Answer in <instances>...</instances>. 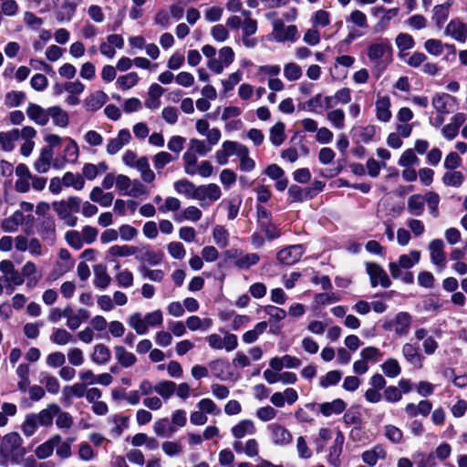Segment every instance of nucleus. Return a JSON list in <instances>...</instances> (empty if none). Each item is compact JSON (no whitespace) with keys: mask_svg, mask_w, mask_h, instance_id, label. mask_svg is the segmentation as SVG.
<instances>
[{"mask_svg":"<svg viewBox=\"0 0 467 467\" xmlns=\"http://www.w3.org/2000/svg\"><path fill=\"white\" fill-rule=\"evenodd\" d=\"M140 78L136 72H130L126 75L119 76L116 81L117 86L123 89H130L136 86Z\"/></svg>","mask_w":467,"mask_h":467,"instance_id":"obj_59","label":"nucleus"},{"mask_svg":"<svg viewBox=\"0 0 467 467\" xmlns=\"http://www.w3.org/2000/svg\"><path fill=\"white\" fill-rule=\"evenodd\" d=\"M306 408L314 410L317 409L324 417L328 418L341 414L347 408V403L341 399H335L329 402L307 403Z\"/></svg>","mask_w":467,"mask_h":467,"instance_id":"obj_9","label":"nucleus"},{"mask_svg":"<svg viewBox=\"0 0 467 467\" xmlns=\"http://www.w3.org/2000/svg\"><path fill=\"white\" fill-rule=\"evenodd\" d=\"M273 38L277 42L295 41L297 36V27L294 25L285 26L282 20L273 23Z\"/></svg>","mask_w":467,"mask_h":467,"instance_id":"obj_11","label":"nucleus"},{"mask_svg":"<svg viewBox=\"0 0 467 467\" xmlns=\"http://www.w3.org/2000/svg\"><path fill=\"white\" fill-rule=\"evenodd\" d=\"M57 412V404L50 403L37 413L27 414L21 426L24 435L26 437H31L36 432L39 427H51L53 425L55 413Z\"/></svg>","mask_w":467,"mask_h":467,"instance_id":"obj_2","label":"nucleus"},{"mask_svg":"<svg viewBox=\"0 0 467 467\" xmlns=\"http://www.w3.org/2000/svg\"><path fill=\"white\" fill-rule=\"evenodd\" d=\"M213 238L214 243L220 248H225L229 244V233L222 225H216L213 230Z\"/></svg>","mask_w":467,"mask_h":467,"instance_id":"obj_60","label":"nucleus"},{"mask_svg":"<svg viewBox=\"0 0 467 467\" xmlns=\"http://www.w3.org/2000/svg\"><path fill=\"white\" fill-rule=\"evenodd\" d=\"M54 150L51 147H43L38 158L34 162V169L38 173H46L53 166Z\"/></svg>","mask_w":467,"mask_h":467,"instance_id":"obj_24","label":"nucleus"},{"mask_svg":"<svg viewBox=\"0 0 467 467\" xmlns=\"http://www.w3.org/2000/svg\"><path fill=\"white\" fill-rule=\"evenodd\" d=\"M23 440L17 432L5 434L0 444V453L5 461L17 463L25 454Z\"/></svg>","mask_w":467,"mask_h":467,"instance_id":"obj_4","label":"nucleus"},{"mask_svg":"<svg viewBox=\"0 0 467 467\" xmlns=\"http://www.w3.org/2000/svg\"><path fill=\"white\" fill-rule=\"evenodd\" d=\"M131 139V133L128 129L119 130L116 137L108 140L106 152L111 156L117 154L124 146L130 144Z\"/></svg>","mask_w":467,"mask_h":467,"instance_id":"obj_14","label":"nucleus"},{"mask_svg":"<svg viewBox=\"0 0 467 467\" xmlns=\"http://www.w3.org/2000/svg\"><path fill=\"white\" fill-rule=\"evenodd\" d=\"M108 100V95L102 90L90 93L84 100V108L87 111L94 112L101 109Z\"/></svg>","mask_w":467,"mask_h":467,"instance_id":"obj_28","label":"nucleus"},{"mask_svg":"<svg viewBox=\"0 0 467 467\" xmlns=\"http://www.w3.org/2000/svg\"><path fill=\"white\" fill-rule=\"evenodd\" d=\"M445 34L456 41L464 43L467 39V25L459 19H453L447 25Z\"/></svg>","mask_w":467,"mask_h":467,"instance_id":"obj_25","label":"nucleus"},{"mask_svg":"<svg viewBox=\"0 0 467 467\" xmlns=\"http://www.w3.org/2000/svg\"><path fill=\"white\" fill-rule=\"evenodd\" d=\"M202 216V211L198 207L191 205L183 209L181 213L175 214L174 220L178 223H182L184 221L195 223L198 222Z\"/></svg>","mask_w":467,"mask_h":467,"instance_id":"obj_39","label":"nucleus"},{"mask_svg":"<svg viewBox=\"0 0 467 467\" xmlns=\"http://www.w3.org/2000/svg\"><path fill=\"white\" fill-rule=\"evenodd\" d=\"M366 270L369 275L372 287H376L379 285L384 288L390 286L391 281L385 270L379 265L376 263H368L366 265Z\"/></svg>","mask_w":467,"mask_h":467,"instance_id":"obj_12","label":"nucleus"},{"mask_svg":"<svg viewBox=\"0 0 467 467\" xmlns=\"http://www.w3.org/2000/svg\"><path fill=\"white\" fill-rule=\"evenodd\" d=\"M440 202L441 198L435 192H427L424 194L415 193L408 198L407 211L410 215L419 217L423 214L426 204L430 214L433 218H437L440 214Z\"/></svg>","mask_w":467,"mask_h":467,"instance_id":"obj_1","label":"nucleus"},{"mask_svg":"<svg viewBox=\"0 0 467 467\" xmlns=\"http://www.w3.org/2000/svg\"><path fill=\"white\" fill-rule=\"evenodd\" d=\"M432 409V404L430 400H422L418 404L408 403L405 406V412L409 417L415 418L419 415L427 417Z\"/></svg>","mask_w":467,"mask_h":467,"instance_id":"obj_30","label":"nucleus"},{"mask_svg":"<svg viewBox=\"0 0 467 467\" xmlns=\"http://www.w3.org/2000/svg\"><path fill=\"white\" fill-rule=\"evenodd\" d=\"M222 196L220 187L215 183H209L206 185H200L196 188L195 200L200 202L201 206H204V202L209 200L213 202L219 200Z\"/></svg>","mask_w":467,"mask_h":467,"instance_id":"obj_15","label":"nucleus"},{"mask_svg":"<svg viewBox=\"0 0 467 467\" xmlns=\"http://www.w3.org/2000/svg\"><path fill=\"white\" fill-rule=\"evenodd\" d=\"M36 136V130L35 128L31 126H25L21 129L20 139L23 140V143L20 148V153L23 156L28 157L32 153L35 148L34 139Z\"/></svg>","mask_w":467,"mask_h":467,"instance_id":"obj_22","label":"nucleus"},{"mask_svg":"<svg viewBox=\"0 0 467 467\" xmlns=\"http://www.w3.org/2000/svg\"><path fill=\"white\" fill-rule=\"evenodd\" d=\"M452 5V2L448 0L442 5H435L433 8L432 19L435 24L441 27L447 20L450 13V8Z\"/></svg>","mask_w":467,"mask_h":467,"instance_id":"obj_43","label":"nucleus"},{"mask_svg":"<svg viewBox=\"0 0 467 467\" xmlns=\"http://www.w3.org/2000/svg\"><path fill=\"white\" fill-rule=\"evenodd\" d=\"M153 431L157 436L171 437L176 431V429L170 425L167 418H162L154 422Z\"/></svg>","mask_w":467,"mask_h":467,"instance_id":"obj_50","label":"nucleus"},{"mask_svg":"<svg viewBox=\"0 0 467 467\" xmlns=\"http://www.w3.org/2000/svg\"><path fill=\"white\" fill-rule=\"evenodd\" d=\"M57 412L55 413L56 426L60 430H68L72 427L74 420L73 417L67 411H63L57 404Z\"/></svg>","mask_w":467,"mask_h":467,"instance_id":"obj_58","label":"nucleus"},{"mask_svg":"<svg viewBox=\"0 0 467 467\" xmlns=\"http://www.w3.org/2000/svg\"><path fill=\"white\" fill-rule=\"evenodd\" d=\"M128 324L138 335H145L148 333V325L145 324L144 318L140 313L131 314L128 318Z\"/></svg>","mask_w":467,"mask_h":467,"instance_id":"obj_52","label":"nucleus"},{"mask_svg":"<svg viewBox=\"0 0 467 467\" xmlns=\"http://www.w3.org/2000/svg\"><path fill=\"white\" fill-rule=\"evenodd\" d=\"M52 207L57 217L62 220L65 224L74 227L78 223V217L74 215L80 210V199L77 196H70L65 200L54 202Z\"/></svg>","mask_w":467,"mask_h":467,"instance_id":"obj_3","label":"nucleus"},{"mask_svg":"<svg viewBox=\"0 0 467 467\" xmlns=\"http://www.w3.org/2000/svg\"><path fill=\"white\" fill-rule=\"evenodd\" d=\"M391 101L387 95H378L375 101L376 119L380 122H389L392 117Z\"/></svg>","mask_w":467,"mask_h":467,"instance_id":"obj_19","label":"nucleus"},{"mask_svg":"<svg viewBox=\"0 0 467 467\" xmlns=\"http://www.w3.org/2000/svg\"><path fill=\"white\" fill-rule=\"evenodd\" d=\"M420 259V252L411 250L409 254L400 255L398 261L390 262L389 270L394 279H398L402 275V270L412 268Z\"/></svg>","mask_w":467,"mask_h":467,"instance_id":"obj_6","label":"nucleus"},{"mask_svg":"<svg viewBox=\"0 0 467 467\" xmlns=\"http://www.w3.org/2000/svg\"><path fill=\"white\" fill-rule=\"evenodd\" d=\"M136 258L144 265L150 266L158 265L163 259V253L161 251H155L150 245L142 246L138 250Z\"/></svg>","mask_w":467,"mask_h":467,"instance_id":"obj_21","label":"nucleus"},{"mask_svg":"<svg viewBox=\"0 0 467 467\" xmlns=\"http://www.w3.org/2000/svg\"><path fill=\"white\" fill-rule=\"evenodd\" d=\"M114 354H115L116 359L120 364V366L123 368H130L137 362L136 356L133 353L129 352L122 346H115L114 347Z\"/></svg>","mask_w":467,"mask_h":467,"instance_id":"obj_38","label":"nucleus"},{"mask_svg":"<svg viewBox=\"0 0 467 467\" xmlns=\"http://www.w3.org/2000/svg\"><path fill=\"white\" fill-rule=\"evenodd\" d=\"M189 150L204 157L212 150V147L205 140L192 138L189 141Z\"/></svg>","mask_w":467,"mask_h":467,"instance_id":"obj_62","label":"nucleus"},{"mask_svg":"<svg viewBox=\"0 0 467 467\" xmlns=\"http://www.w3.org/2000/svg\"><path fill=\"white\" fill-rule=\"evenodd\" d=\"M303 75L302 67L295 62H289L284 66V77L288 81H296Z\"/></svg>","mask_w":467,"mask_h":467,"instance_id":"obj_61","label":"nucleus"},{"mask_svg":"<svg viewBox=\"0 0 467 467\" xmlns=\"http://www.w3.org/2000/svg\"><path fill=\"white\" fill-rule=\"evenodd\" d=\"M456 104V99L447 93L434 95L432 106L440 114L450 113Z\"/></svg>","mask_w":467,"mask_h":467,"instance_id":"obj_23","label":"nucleus"},{"mask_svg":"<svg viewBox=\"0 0 467 467\" xmlns=\"http://www.w3.org/2000/svg\"><path fill=\"white\" fill-rule=\"evenodd\" d=\"M205 339L209 347L215 350L225 349L227 352H231L238 346L237 337L229 332H226L223 337L213 333L207 336Z\"/></svg>","mask_w":467,"mask_h":467,"instance_id":"obj_8","label":"nucleus"},{"mask_svg":"<svg viewBox=\"0 0 467 467\" xmlns=\"http://www.w3.org/2000/svg\"><path fill=\"white\" fill-rule=\"evenodd\" d=\"M232 435L238 440L246 436H252L256 433V427L252 420H242L234 425L231 429Z\"/></svg>","mask_w":467,"mask_h":467,"instance_id":"obj_27","label":"nucleus"},{"mask_svg":"<svg viewBox=\"0 0 467 467\" xmlns=\"http://www.w3.org/2000/svg\"><path fill=\"white\" fill-rule=\"evenodd\" d=\"M138 248L131 245H119L115 244L109 248L108 254L114 257H128L135 254Z\"/></svg>","mask_w":467,"mask_h":467,"instance_id":"obj_54","label":"nucleus"},{"mask_svg":"<svg viewBox=\"0 0 467 467\" xmlns=\"http://www.w3.org/2000/svg\"><path fill=\"white\" fill-rule=\"evenodd\" d=\"M86 387L82 383H75L71 386H66L63 389V396L65 400H71L74 397L81 398L86 393Z\"/></svg>","mask_w":467,"mask_h":467,"instance_id":"obj_64","label":"nucleus"},{"mask_svg":"<svg viewBox=\"0 0 467 467\" xmlns=\"http://www.w3.org/2000/svg\"><path fill=\"white\" fill-rule=\"evenodd\" d=\"M49 118L52 119L53 123L60 128H66L69 123V117L67 111L58 106L49 108Z\"/></svg>","mask_w":467,"mask_h":467,"instance_id":"obj_46","label":"nucleus"},{"mask_svg":"<svg viewBox=\"0 0 467 467\" xmlns=\"http://www.w3.org/2000/svg\"><path fill=\"white\" fill-rule=\"evenodd\" d=\"M345 443V437L341 431L337 430L332 445L328 448L327 460L333 467H340V456Z\"/></svg>","mask_w":467,"mask_h":467,"instance_id":"obj_13","label":"nucleus"},{"mask_svg":"<svg viewBox=\"0 0 467 467\" xmlns=\"http://www.w3.org/2000/svg\"><path fill=\"white\" fill-rule=\"evenodd\" d=\"M60 441V435L55 434L51 436L45 442L38 445L35 450V455L40 459L44 460L50 457L53 452L56 445Z\"/></svg>","mask_w":467,"mask_h":467,"instance_id":"obj_31","label":"nucleus"},{"mask_svg":"<svg viewBox=\"0 0 467 467\" xmlns=\"http://www.w3.org/2000/svg\"><path fill=\"white\" fill-rule=\"evenodd\" d=\"M197 155L189 149L182 155L184 172L190 176H194V169L200 163Z\"/></svg>","mask_w":467,"mask_h":467,"instance_id":"obj_51","label":"nucleus"},{"mask_svg":"<svg viewBox=\"0 0 467 467\" xmlns=\"http://www.w3.org/2000/svg\"><path fill=\"white\" fill-rule=\"evenodd\" d=\"M133 169H136L140 172L142 182L151 183L155 181L156 175L150 169L148 157L140 156V161Z\"/></svg>","mask_w":467,"mask_h":467,"instance_id":"obj_34","label":"nucleus"},{"mask_svg":"<svg viewBox=\"0 0 467 467\" xmlns=\"http://www.w3.org/2000/svg\"><path fill=\"white\" fill-rule=\"evenodd\" d=\"M431 261L440 270L445 268L446 256L444 254V243L441 239H434L429 244Z\"/></svg>","mask_w":467,"mask_h":467,"instance_id":"obj_18","label":"nucleus"},{"mask_svg":"<svg viewBox=\"0 0 467 467\" xmlns=\"http://www.w3.org/2000/svg\"><path fill=\"white\" fill-rule=\"evenodd\" d=\"M305 248L302 244H295L280 250L277 254V260L285 265H294L300 260Z\"/></svg>","mask_w":467,"mask_h":467,"instance_id":"obj_17","label":"nucleus"},{"mask_svg":"<svg viewBox=\"0 0 467 467\" xmlns=\"http://www.w3.org/2000/svg\"><path fill=\"white\" fill-rule=\"evenodd\" d=\"M62 180L65 187H73L76 191L82 190L85 185V180L82 175L70 171L64 173Z\"/></svg>","mask_w":467,"mask_h":467,"instance_id":"obj_55","label":"nucleus"},{"mask_svg":"<svg viewBox=\"0 0 467 467\" xmlns=\"http://www.w3.org/2000/svg\"><path fill=\"white\" fill-rule=\"evenodd\" d=\"M78 158V146L77 142L70 138L67 139V144L64 149V155L62 159H55L53 167L55 169H62L66 162H75Z\"/></svg>","mask_w":467,"mask_h":467,"instance_id":"obj_16","label":"nucleus"},{"mask_svg":"<svg viewBox=\"0 0 467 467\" xmlns=\"http://www.w3.org/2000/svg\"><path fill=\"white\" fill-rule=\"evenodd\" d=\"M176 383L171 380H161L156 383L155 392L162 399L163 401H167L175 393Z\"/></svg>","mask_w":467,"mask_h":467,"instance_id":"obj_44","label":"nucleus"},{"mask_svg":"<svg viewBox=\"0 0 467 467\" xmlns=\"http://www.w3.org/2000/svg\"><path fill=\"white\" fill-rule=\"evenodd\" d=\"M90 358L95 364L103 365L110 360L111 352L106 345L97 344Z\"/></svg>","mask_w":467,"mask_h":467,"instance_id":"obj_41","label":"nucleus"},{"mask_svg":"<svg viewBox=\"0 0 467 467\" xmlns=\"http://www.w3.org/2000/svg\"><path fill=\"white\" fill-rule=\"evenodd\" d=\"M285 126L281 121L276 122L270 129L269 140L273 145L279 146L284 142V140L285 139Z\"/></svg>","mask_w":467,"mask_h":467,"instance_id":"obj_56","label":"nucleus"},{"mask_svg":"<svg viewBox=\"0 0 467 467\" xmlns=\"http://www.w3.org/2000/svg\"><path fill=\"white\" fill-rule=\"evenodd\" d=\"M26 115L36 124L45 126L49 120V108L44 109L37 104L29 103L26 109Z\"/></svg>","mask_w":467,"mask_h":467,"instance_id":"obj_26","label":"nucleus"},{"mask_svg":"<svg viewBox=\"0 0 467 467\" xmlns=\"http://www.w3.org/2000/svg\"><path fill=\"white\" fill-rule=\"evenodd\" d=\"M392 49L389 41L379 38L368 47V57L370 61L384 64L386 66L391 61Z\"/></svg>","mask_w":467,"mask_h":467,"instance_id":"obj_5","label":"nucleus"},{"mask_svg":"<svg viewBox=\"0 0 467 467\" xmlns=\"http://www.w3.org/2000/svg\"><path fill=\"white\" fill-rule=\"evenodd\" d=\"M235 254L237 256L234 265L240 269H249L260 261V256L255 253L244 254L236 250Z\"/></svg>","mask_w":467,"mask_h":467,"instance_id":"obj_40","label":"nucleus"},{"mask_svg":"<svg viewBox=\"0 0 467 467\" xmlns=\"http://www.w3.org/2000/svg\"><path fill=\"white\" fill-rule=\"evenodd\" d=\"M466 117L463 113H457L455 114L451 119V122L445 125L442 130L441 133L445 139L448 140H453L459 132L460 127L465 122Z\"/></svg>","mask_w":467,"mask_h":467,"instance_id":"obj_29","label":"nucleus"},{"mask_svg":"<svg viewBox=\"0 0 467 467\" xmlns=\"http://www.w3.org/2000/svg\"><path fill=\"white\" fill-rule=\"evenodd\" d=\"M402 357L414 368L423 367L424 357L420 353L418 347L411 343H405L401 348Z\"/></svg>","mask_w":467,"mask_h":467,"instance_id":"obj_20","label":"nucleus"},{"mask_svg":"<svg viewBox=\"0 0 467 467\" xmlns=\"http://www.w3.org/2000/svg\"><path fill=\"white\" fill-rule=\"evenodd\" d=\"M94 285L100 289L107 288L110 282L111 278L108 274L107 266L104 265H96L94 266Z\"/></svg>","mask_w":467,"mask_h":467,"instance_id":"obj_35","label":"nucleus"},{"mask_svg":"<svg viewBox=\"0 0 467 467\" xmlns=\"http://www.w3.org/2000/svg\"><path fill=\"white\" fill-rule=\"evenodd\" d=\"M327 119L333 128L343 130L345 128V112L341 109H334L327 113Z\"/></svg>","mask_w":467,"mask_h":467,"instance_id":"obj_53","label":"nucleus"},{"mask_svg":"<svg viewBox=\"0 0 467 467\" xmlns=\"http://www.w3.org/2000/svg\"><path fill=\"white\" fill-rule=\"evenodd\" d=\"M78 5V0H64L60 11L57 15V21H70Z\"/></svg>","mask_w":467,"mask_h":467,"instance_id":"obj_42","label":"nucleus"},{"mask_svg":"<svg viewBox=\"0 0 467 467\" xmlns=\"http://www.w3.org/2000/svg\"><path fill=\"white\" fill-rule=\"evenodd\" d=\"M21 130L12 129L8 131L0 132V147L5 151H12L15 149V142L20 139Z\"/></svg>","mask_w":467,"mask_h":467,"instance_id":"obj_33","label":"nucleus"},{"mask_svg":"<svg viewBox=\"0 0 467 467\" xmlns=\"http://www.w3.org/2000/svg\"><path fill=\"white\" fill-rule=\"evenodd\" d=\"M380 368L383 374L388 378H397L401 373V367L399 361L394 358H387L381 365Z\"/></svg>","mask_w":467,"mask_h":467,"instance_id":"obj_48","label":"nucleus"},{"mask_svg":"<svg viewBox=\"0 0 467 467\" xmlns=\"http://www.w3.org/2000/svg\"><path fill=\"white\" fill-rule=\"evenodd\" d=\"M336 431L322 427L319 429L317 438L315 439V444L317 447V451L321 452L326 448L327 442L329 440H333L335 438Z\"/></svg>","mask_w":467,"mask_h":467,"instance_id":"obj_47","label":"nucleus"},{"mask_svg":"<svg viewBox=\"0 0 467 467\" xmlns=\"http://www.w3.org/2000/svg\"><path fill=\"white\" fill-rule=\"evenodd\" d=\"M89 199L102 207H109L114 200V195L112 192H105L102 188L96 186L90 192Z\"/></svg>","mask_w":467,"mask_h":467,"instance_id":"obj_36","label":"nucleus"},{"mask_svg":"<svg viewBox=\"0 0 467 467\" xmlns=\"http://www.w3.org/2000/svg\"><path fill=\"white\" fill-rule=\"evenodd\" d=\"M411 322V315L408 312H399L392 319L383 324V328L394 331L397 336L404 337L409 334Z\"/></svg>","mask_w":467,"mask_h":467,"instance_id":"obj_7","label":"nucleus"},{"mask_svg":"<svg viewBox=\"0 0 467 467\" xmlns=\"http://www.w3.org/2000/svg\"><path fill=\"white\" fill-rule=\"evenodd\" d=\"M50 340L59 346H64L71 342H75V338L72 334H70L65 328H54L53 332L50 336Z\"/></svg>","mask_w":467,"mask_h":467,"instance_id":"obj_49","label":"nucleus"},{"mask_svg":"<svg viewBox=\"0 0 467 467\" xmlns=\"http://www.w3.org/2000/svg\"><path fill=\"white\" fill-rule=\"evenodd\" d=\"M109 170V165L105 161L98 164L86 163L82 168V176L88 181H93L99 174L105 173Z\"/></svg>","mask_w":467,"mask_h":467,"instance_id":"obj_37","label":"nucleus"},{"mask_svg":"<svg viewBox=\"0 0 467 467\" xmlns=\"http://www.w3.org/2000/svg\"><path fill=\"white\" fill-rule=\"evenodd\" d=\"M25 222L22 211H16L10 217L2 220L0 227L5 233H16Z\"/></svg>","mask_w":467,"mask_h":467,"instance_id":"obj_32","label":"nucleus"},{"mask_svg":"<svg viewBox=\"0 0 467 467\" xmlns=\"http://www.w3.org/2000/svg\"><path fill=\"white\" fill-rule=\"evenodd\" d=\"M266 430L269 431L270 439L275 446L284 447L293 441L290 431L279 423H271L267 425Z\"/></svg>","mask_w":467,"mask_h":467,"instance_id":"obj_10","label":"nucleus"},{"mask_svg":"<svg viewBox=\"0 0 467 467\" xmlns=\"http://www.w3.org/2000/svg\"><path fill=\"white\" fill-rule=\"evenodd\" d=\"M464 181V176L461 171H450L443 174L442 182L446 186L460 187Z\"/></svg>","mask_w":467,"mask_h":467,"instance_id":"obj_63","label":"nucleus"},{"mask_svg":"<svg viewBox=\"0 0 467 467\" xmlns=\"http://www.w3.org/2000/svg\"><path fill=\"white\" fill-rule=\"evenodd\" d=\"M173 187L177 193L183 194L190 199H195L197 186L189 180L182 179L176 181Z\"/></svg>","mask_w":467,"mask_h":467,"instance_id":"obj_45","label":"nucleus"},{"mask_svg":"<svg viewBox=\"0 0 467 467\" xmlns=\"http://www.w3.org/2000/svg\"><path fill=\"white\" fill-rule=\"evenodd\" d=\"M267 328V323L265 321L257 323L251 330L244 333L242 338L246 344L254 343L257 340L258 337L262 335Z\"/></svg>","mask_w":467,"mask_h":467,"instance_id":"obj_57","label":"nucleus"}]
</instances>
